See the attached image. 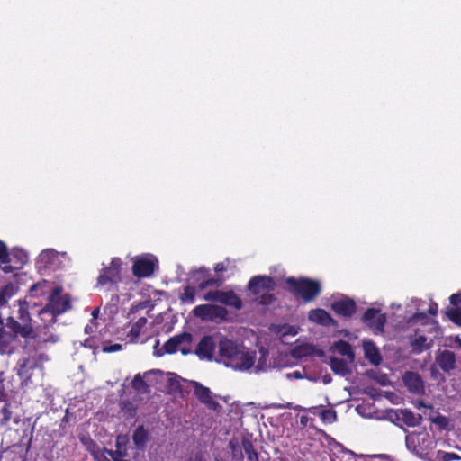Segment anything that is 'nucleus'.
Wrapping results in <instances>:
<instances>
[{
    "label": "nucleus",
    "instance_id": "473e14b6",
    "mask_svg": "<svg viewBox=\"0 0 461 461\" xmlns=\"http://www.w3.org/2000/svg\"><path fill=\"white\" fill-rule=\"evenodd\" d=\"M461 457L456 453H449L442 450L437 451L434 461H454L459 460Z\"/></svg>",
    "mask_w": 461,
    "mask_h": 461
},
{
    "label": "nucleus",
    "instance_id": "a19ab883",
    "mask_svg": "<svg viewBox=\"0 0 461 461\" xmlns=\"http://www.w3.org/2000/svg\"><path fill=\"white\" fill-rule=\"evenodd\" d=\"M0 412L2 414L0 423L2 425H6L9 422V420H11L12 414H13L12 411L10 410V404L5 403V405L2 407Z\"/></svg>",
    "mask_w": 461,
    "mask_h": 461
},
{
    "label": "nucleus",
    "instance_id": "680f3d73",
    "mask_svg": "<svg viewBox=\"0 0 461 461\" xmlns=\"http://www.w3.org/2000/svg\"><path fill=\"white\" fill-rule=\"evenodd\" d=\"M14 269H15V268H14V267H13V266H5V267H3V271H4L5 273H6V274L11 273Z\"/></svg>",
    "mask_w": 461,
    "mask_h": 461
},
{
    "label": "nucleus",
    "instance_id": "7c9ffc66",
    "mask_svg": "<svg viewBox=\"0 0 461 461\" xmlns=\"http://www.w3.org/2000/svg\"><path fill=\"white\" fill-rule=\"evenodd\" d=\"M211 304H200L194 307L193 312L194 316L203 320H210Z\"/></svg>",
    "mask_w": 461,
    "mask_h": 461
},
{
    "label": "nucleus",
    "instance_id": "3c124183",
    "mask_svg": "<svg viewBox=\"0 0 461 461\" xmlns=\"http://www.w3.org/2000/svg\"><path fill=\"white\" fill-rule=\"evenodd\" d=\"M278 408L280 409H293V410H295V411H299V410H302L303 408L299 405H296V406H294L292 402H287L286 404H280L278 405Z\"/></svg>",
    "mask_w": 461,
    "mask_h": 461
},
{
    "label": "nucleus",
    "instance_id": "a878e982",
    "mask_svg": "<svg viewBox=\"0 0 461 461\" xmlns=\"http://www.w3.org/2000/svg\"><path fill=\"white\" fill-rule=\"evenodd\" d=\"M9 255L15 269H21L28 261V255L23 249L14 248Z\"/></svg>",
    "mask_w": 461,
    "mask_h": 461
},
{
    "label": "nucleus",
    "instance_id": "6e6d98bb",
    "mask_svg": "<svg viewBox=\"0 0 461 461\" xmlns=\"http://www.w3.org/2000/svg\"><path fill=\"white\" fill-rule=\"evenodd\" d=\"M28 362H29L28 359H23V365L20 366V368H19V370L17 372L19 376H23L24 375L23 371H24Z\"/></svg>",
    "mask_w": 461,
    "mask_h": 461
},
{
    "label": "nucleus",
    "instance_id": "f8f14e48",
    "mask_svg": "<svg viewBox=\"0 0 461 461\" xmlns=\"http://www.w3.org/2000/svg\"><path fill=\"white\" fill-rule=\"evenodd\" d=\"M331 309L339 316L350 318L357 312V304L353 299L345 298L333 302Z\"/></svg>",
    "mask_w": 461,
    "mask_h": 461
},
{
    "label": "nucleus",
    "instance_id": "aec40b11",
    "mask_svg": "<svg viewBox=\"0 0 461 461\" xmlns=\"http://www.w3.org/2000/svg\"><path fill=\"white\" fill-rule=\"evenodd\" d=\"M173 339L176 347L178 348V350H180L183 355L191 353V344L193 340V336L191 333L184 331L180 334L173 336Z\"/></svg>",
    "mask_w": 461,
    "mask_h": 461
},
{
    "label": "nucleus",
    "instance_id": "e433bc0d",
    "mask_svg": "<svg viewBox=\"0 0 461 461\" xmlns=\"http://www.w3.org/2000/svg\"><path fill=\"white\" fill-rule=\"evenodd\" d=\"M258 303L261 304L263 306H269L273 303L276 301V297L273 294L265 293L262 294H259V296L257 298Z\"/></svg>",
    "mask_w": 461,
    "mask_h": 461
},
{
    "label": "nucleus",
    "instance_id": "69168bd1",
    "mask_svg": "<svg viewBox=\"0 0 461 461\" xmlns=\"http://www.w3.org/2000/svg\"><path fill=\"white\" fill-rule=\"evenodd\" d=\"M51 252L50 251H42L41 254V259L42 260L44 258L48 257L49 254H50Z\"/></svg>",
    "mask_w": 461,
    "mask_h": 461
},
{
    "label": "nucleus",
    "instance_id": "393cba45",
    "mask_svg": "<svg viewBox=\"0 0 461 461\" xmlns=\"http://www.w3.org/2000/svg\"><path fill=\"white\" fill-rule=\"evenodd\" d=\"M410 344L414 353L420 354L430 348V344L427 343V337L425 335H416L410 337Z\"/></svg>",
    "mask_w": 461,
    "mask_h": 461
},
{
    "label": "nucleus",
    "instance_id": "ea45409f",
    "mask_svg": "<svg viewBox=\"0 0 461 461\" xmlns=\"http://www.w3.org/2000/svg\"><path fill=\"white\" fill-rule=\"evenodd\" d=\"M13 287L11 285H5L0 288V306L5 305L8 299L11 297V291Z\"/></svg>",
    "mask_w": 461,
    "mask_h": 461
},
{
    "label": "nucleus",
    "instance_id": "09e8293b",
    "mask_svg": "<svg viewBox=\"0 0 461 461\" xmlns=\"http://www.w3.org/2000/svg\"><path fill=\"white\" fill-rule=\"evenodd\" d=\"M424 320H427V315L425 312H416L412 315L410 321H424Z\"/></svg>",
    "mask_w": 461,
    "mask_h": 461
},
{
    "label": "nucleus",
    "instance_id": "9b49d317",
    "mask_svg": "<svg viewBox=\"0 0 461 461\" xmlns=\"http://www.w3.org/2000/svg\"><path fill=\"white\" fill-rule=\"evenodd\" d=\"M404 385L408 391L416 395H422L425 393L424 382L421 376L412 371H407L402 376Z\"/></svg>",
    "mask_w": 461,
    "mask_h": 461
},
{
    "label": "nucleus",
    "instance_id": "a211bd4d",
    "mask_svg": "<svg viewBox=\"0 0 461 461\" xmlns=\"http://www.w3.org/2000/svg\"><path fill=\"white\" fill-rule=\"evenodd\" d=\"M126 444L127 439L125 438H122L121 436L117 437L115 444L116 449L107 450L108 455L113 461H129L125 459V457L128 455Z\"/></svg>",
    "mask_w": 461,
    "mask_h": 461
},
{
    "label": "nucleus",
    "instance_id": "052dcab7",
    "mask_svg": "<svg viewBox=\"0 0 461 461\" xmlns=\"http://www.w3.org/2000/svg\"><path fill=\"white\" fill-rule=\"evenodd\" d=\"M189 461H205V460H204L203 456L201 454H197V455H195L194 457L190 458Z\"/></svg>",
    "mask_w": 461,
    "mask_h": 461
},
{
    "label": "nucleus",
    "instance_id": "9d476101",
    "mask_svg": "<svg viewBox=\"0 0 461 461\" xmlns=\"http://www.w3.org/2000/svg\"><path fill=\"white\" fill-rule=\"evenodd\" d=\"M157 259L149 258H140L134 260L132 265V274L138 278L150 276L156 267Z\"/></svg>",
    "mask_w": 461,
    "mask_h": 461
},
{
    "label": "nucleus",
    "instance_id": "2eb2a0df",
    "mask_svg": "<svg viewBox=\"0 0 461 461\" xmlns=\"http://www.w3.org/2000/svg\"><path fill=\"white\" fill-rule=\"evenodd\" d=\"M308 319L312 322L326 327L336 326L337 324L331 315L326 310L321 308L311 310L308 312Z\"/></svg>",
    "mask_w": 461,
    "mask_h": 461
},
{
    "label": "nucleus",
    "instance_id": "1a4fd4ad",
    "mask_svg": "<svg viewBox=\"0 0 461 461\" xmlns=\"http://www.w3.org/2000/svg\"><path fill=\"white\" fill-rule=\"evenodd\" d=\"M218 344L214 341L212 336H203L198 342L194 353L200 359L212 361L214 358L215 349Z\"/></svg>",
    "mask_w": 461,
    "mask_h": 461
},
{
    "label": "nucleus",
    "instance_id": "6ab92c4d",
    "mask_svg": "<svg viewBox=\"0 0 461 461\" xmlns=\"http://www.w3.org/2000/svg\"><path fill=\"white\" fill-rule=\"evenodd\" d=\"M17 336L4 326L0 328V352L3 354L11 353V345L16 340Z\"/></svg>",
    "mask_w": 461,
    "mask_h": 461
},
{
    "label": "nucleus",
    "instance_id": "4d7b16f0",
    "mask_svg": "<svg viewBox=\"0 0 461 461\" xmlns=\"http://www.w3.org/2000/svg\"><path fill=\"white\" fill-rule=\"evenodd\" d=\"M399 413V410L397 411H393L391 414H390V419L396 422V421H401V419H400V415H398Z\"/></svg>",
    "mask_w": 461,
    "mask_h": 461
},
{
    "label": "nucleus",
    "instance_id": "13d9d810",
    "mask_svg": "<svg viewBox=\"0 0 461 461\" xmlns=\"http://www.w3.org/2000/svg\"><path fill=\"white\" fill-rule=\"evenodd\" d=\"M308 422H309V417L306 416V415H302L300 417V424L303 426V427H306L308 425Z\"/></svg>",
    "mask_w": 461,
    "mask_h": 461
},
{
    "label": "nucleus",
    "instance_id": "2f4dec72",
    "mask_svg": "<svg viewBox=\"0 0 461 461\" xmlns=\"http://www.w3.org/2000/svg\"><path fill=\"white\" fill-rule=\"evenodd\" d=\"M132 387L140 393L149 392V385L146 381L142 378L140 374H137L132 380Z\"/></svg>",
    "mask_w": 461,
    "mask_h": 461
},
{
    "label": "nucleus",
    "instance_id": "4be33fe9",
    "mask_svg": "<svg viewBox=\"0 0 461 461\" xmlns=\"http://www.w3.org/2000/svg\"><path fill=\"white\" fill-rule=\"evenodd\" d=\"M398 415H400L401 422L408 427L419 426L422 420L420 414H415L409 409H400Z\"/></svg>",
    "mask_w": 461,
    "mask_h": 461
},
{
    "label": "nucleus",
    "instance_id": "4468645a",
    "mask_svg": "<svg viewBox=\"0 0 461 461\" xmlns=\"http://www.w3.org/2000/svg\"><path fill=\"white\" fill-rule=\"evenodd\" d=\"M4 327L11 332H14L15 336H21L24 339L32 337L33 332V328L32 325L22 323L16 321L14 317H8Z\"/></svg>",
    "mask_w": 461,
    "mask_h": 461
},
{
    "label": "nucleus",
    "instance_id": "4c0bfd02",
    "mask_svg": "<svg viewBox=\"0 0 461 461\" xmlns=\"http://www.w3.org/2000/svg\"><path fill=\"white\" fill-rule=\"evenodd\" d=\"M229 446H230V448L231 449L232 459L237 460V461L242 460L243 454L239 447L238 442L234 439H231L229 443Z\"/></svg>",
    "mask_w": 461,
    "mask_h": 461
},
{
    "label": "nucleus",
    "instance_id": "ddd939ff",
    "mask_svg": "<svg viewBox=\"0 0 461 461\" xmlns=\"http://www.w3.org/2000/svg\"><path fill=\"white\" fill-rule=\"evenodd\" d=\"M189 384L194 389V394L202 403L212 409L217 406L218 403L213 401L210 388L196 381H189Z\"/></svg>",
    "mask_w": 461,
    "mask_h": 461
},
{
    "label": "nucleus",
    "instance_id": "774afa93",
    "mask_svg": "<svg viewBox=\"0 0 461 461\" xmlns=\"http://www.w3.org/2000/svg\"><path fill=\"white\" fill-rule=\"evenodd\" d=\"M294 375L295 377H301V375L298 371L294 372Z\"/></svg>",
    "mask_w": 461,
    "mask_h": 461
},
{
    "label": "nucleus",
    "instance_id": "72a5a7b5",
    "mask_svg": "<svg viewBox=\"0 0 461 461\" xmlns=\"http://www.w3.org/2000/svg\"><path fill=\"white\" fill-rule=\"evenodd\" d=\"M17 318L20 321V322L32 325L27 304H20Z\"/></svg>",
    "mask_w": 461,
    "mask_h": 461
},
{
    "label": "nucleus",
    "instance_id": "c85d7f7f",
    "mask_svg": "<svg viewBox=\"0 0 461 461\" xmlns=\"http://www.w3.org/2000/svg\"><path fill=\"white\" fill-rule=\"evenodd\" d=\"M195 288L191 285H186L184 287L183 293L179 294V300L184 304H192L195 300Z\"/></svg>",
    "mask_w": 461,
    "mask_h": 461
},
{
    "label": "nucleus",
    "instance_id": "b1692460",
    "mask_svg": "<svg viewBox=\"0 0 461 461\" xmlns=\"http://www.w3.org/2000/svg\"><path fill=\"white\" fill-rule=\"evenodd\" d=\"M333 348L341 356L347 357L350 362L355 360V353L349 342L339 339L333 344Z\"/></svg>",
    "mask_w": 461,
    "mask_h": 461
},
{
    "label": "nucleus",
    "instance_id": "0e129e2a",
    "mask_svg": "<svg viewBox=\"0 0 461 461\" xmlns=\"http://www.w3.org/2000/svg\"><path fill=\"white\" fill-rule=\"evenodd\" d=\"M207 287H208V285H207V284H206V281H205V280H204V281H203V282H201V283L198 285V288H199L200 290H204V289H205V288H207Z\"/></svg>",
    "mask_w": 461,
    "mask_h": 461
},
{
    "label": "nucleus",
    "instance_id": "dca6fc26",
    "mask_svg": "<svg viewBox=\"0 0 461 461\" xmlns=\"http://www.w3.org/2000/svg\"><path fill=\"white\" fill-rule=\"evenodd\" d=\"M436 363L444 372H450L456 367V356L450 350L439 351L436 356Z\"/></svg>",
    "mask_w": 461,
    "mask_h": 461
},
{
    "label": "nucleus",
    "instance_id": "f257e3e1",
    "mask_svg": "<svg viewBox=\"0 0 461 461\" xmlns=\"http://www.w3.org/2000/svg\"><path fill=\"white\" fill-rule=\"evenodd\" d=\"M215 360L234 370L247 371L255 364L256 352L245 350L235 341L221 338L218 343Z\"/></svg>",
    "mask_w": 461,
    "mask_h": 461
},
{
    "label": "nucleus",
    "instance_id": "37998d69",
    "mask_svg": "<svg viewBox=\"0 0 461 461\" xmlns=\"http://www.w3.org/2000/svg\"><path fill=\"white\" fill-rule=\"evenodd\" d=\"M12 259L7 250L6 245L0 240V262L3 264L11 263Z\"/></svg>",
    "mask_w": 461,
    "mask_h": 461
},
{
    "label": "nucleus",
    "instance_id": "49530a36",
    "mask_svg": "<svg viewBox=\"0 0 461 461\" xmlns=\"http://www.w3.org/2000/svg\"><path fill=\"white\" fill-rule=\"evenodd\" d=\"M205 281H206L208 287L209 286H221L223 283L222 278L211 277V278L206 279Z\"/></svg>",
    "mask_w": 461,
    "mask_h": 461
},
{
    "label": "nucleus",
    "instance_id": "de8ad7c7",
    "mask_svg": "<svg viewBox=\"0 0 461 461\" xmlns=\"http://www.w3.org/2000/svg\"><path fill=\"white\" fill-rule=\"evenodd\" d=\"M450 303L456 306L461 303V293L458 294H453L449 297Z\"/></svg>",
    "mask_w": 461,
    "mask_h": 461
},
{
    "label": "nucleus",
    "instance_id": "338daca9",
    "mask_svg": "<svg viewBox=\"0 0 461 461\" xmlns=\"http://www.w3.org/2000/svg\"><path fill=\"white\" fill-rule=\"evenodd\" d=\"M4 452H5V450H0V461H2V459H3Z\"/></svg>",
    "mask_w": 461,
    "mask_h": 461
},
{
    "label": "nucleus",
    "instance_id": "8fccbe9b",
    "mask_svg": "<svg viewBox=\"0 0 461 461\" xmlns=\"http://www.w3.org/2000/svg\"><path fill=\"white\" fill-rule=\"evenodd\" d=\"M44 285H41V284H33L31 288H30V292L31 293H33V292H37L38 290H41V293L38 294L37 295H43L44 294V291H42V287Z\"/></svg>",
    "mask_w": 461,
    "mask_h": 461
},
{
    "label": "nucleus",
    "instance_id": "f704fd0d",
    "mask_svg": "<svg viewBox=\"0 0 461 461\" xmlns=\"http://www.w3.org/2000/svg\"><path fill=\"white\" fill-rule=\"evenodd\" d=\"M312 350L313 348L310 345L298 346L293 349V356L295 357H307L312 354Z\"/></svg>",
    "mask_w": 461,
    "mask_h": 461
},
{
    "label": "nucleus",
    "instance_id": "5701e85b",
    "mask_svg": "<svg viewBox=\"0 0 461 461\" xmlns=\"http://www.w3.org/2000/svg\"><path fill=\"white\" fill-rule=\"evenodd\" d=\"M330 367L333 373L340 376H346L351 374V369L346 360L331 357L330 358Z\"/></svg>",
    "mask_w": 461,
    "mask_h": 461
},
{
    "label": "nucleus",
    "instance_id": "c03bdc74",
    "mask_svg": "<svg viewBox=\"0 0 461 461\" xmlns=\"http://www.w3.org/2000/svg\"><path fill=\"white\" fill-rule=\"evenodd\" d=\"M432 422L438 425L441 429H446L448 424V420L447 417L438 414L435 418L432 419Z\"/></svg>",
    "mask_w": 461,
    "mask_h": 461
},
{
    "label": "nucleus",
    "instance_id": "bb28decb",
    "mask_svg": "<svg viewBox=\"0 0 461 461\" xmlns=\"http://www.w3.org/2000/svg\"><path fill=\"white\" fill-rule=\"evenodd\" d=\"M147 321L146 317H140L131 325V330L128 332V337L130 338L131 342H137L141 330L146 326Z\"/></svg>",
    "mask_w": 461,
    "mask_h": 461
},
{
    "label": "nucleus",
    "instance_id": "5fc2aeb1",
    "mask_svg": "<svg viewBox=\"0 0 461 461\" xmlns=\"http://www.w3.org/2000/svg\"><path fill=\"white\" fill-rule=\"evenodd\" d=\"M226 266L224 265V263L221 262V263H217L215 267H214V270L215 272L217 273H220V272H224L226 271Z\"/></svg>",
    "mask_w": 461,
    "mask_h": 461
},
{
    "label": "nucleus",
    "instance_id": "6e6552de",
    "mask_svg": "<svg viewBox=\"0 0 461 461\" xmlns=\"http://www.w3.org/2000/svg\"><path fill=\"white\" fill-rule=\"evenodd\" d=\"M275 287L274 278L268 276H255L250 278L248 284L249 291L254 295H259L263 291H273Z\"/></svg>",
    "mask_w": 461,
    "mask_h": 461
},
{
    "label": "nucleus",
    "instance_id": "20e7f679",
    "mask_svg": "<svg viewBox=\"0 0 461 461\" xmlns=\"http://www.w3.org/2000/svg\"><path fill=\"white\" fill-rule=\"evenodd\" d=\"M432 439L428 432H411L405 437L406 447L417 456L425 458L432 447Z\"/></svg>",
    "mask_w": 461,
    "mask_h": 461
},
{
    "label": "nucleus",
    "instance_id": "cd10ccee",
    "mask_svg": "<svg viewBox=\"0 0 461 461\" xmlns=\"http://www.w3.org/2000/svg\"><path fill=\"white\" fill-rule=\"evenodd\" d=\"M241 446L249 461H259L258 453L256 451L252 441L249 438H242Z\"/></svg>",
    "mask_w": 461,
    "mask_h": 461
},
{
    "label": "nucleus",
    "instance_id": "79ce46f5",
    "mask_svg": "<svg viewBox=\"0 0 461 461\" xmlns=\"http://www.w3.org/2000/svg\"><path fill=\"white\" fill-rule=\"evenodd\" d=\"M320 416L323 421H328L330 423L334 422L337 420V413L332 409L323 410Z\"/></svg>",
    "mask_w": 461,
    "mask_h": 461
},
{
    "label": "nucleus",
    "instance_id": "c9c22d12",
    "mask_svg": "<svg viewBox=\"0 0 461 461\" xmlns=\"http://www.w3.org/2000/svg\"><path fill=\"white\" fill-rule=\"evenodd\" d=\"M163 352H158L157 356L161 357L164 353L174 354L178 350V348L176 347L173 337H171L167 341L165 342V344L163 345Z\"/></svg>",
    "mask_w": 461,
    "mask_h": 461
},
{
    "label": "nucleus",
    "instance_id": "c756f323",
    "mask_svg": "<svg viewBox=\"0 0 461 461\" xmlns=\"http://www.w3.org/2000/svg\"><path fill=\"white\" fill-rule=\"evenodd\" d=\"M228 316V311L225 307L217 305V304H211V312H210V320H225Z\"/></svg>",
    "mask_w": 461,
    "mask_h": 461
},
{
    "label": "nucleus",
    "instance_id": "412c9836",
    "mask_svg": "<svg viewBox=\"0 0 461 461\" xmlns=\"http://www.w3.org/2000/svg\"><path fill=\"white\" fill-rule=\"evenodd\" d=\"M149 440V433L143 425L136 428L132 434V441L137 449L143 451Z\"/></svg>",
    "mask_w": 461,
    "mask_h": 461
},
{
    "label": "nucleus",
    "instance_id": "bf43d9fd",
    "mask_svg": "<svg viewBox=\"0 0 461 461\" xmlns=\"http://www.w3.org/2000/svg\"><path fill=\"white\" fill-rule=\"evenodd\" d=\"M265 361V354H263V356L260 357V359L258 360V366H257V369L258 370H263V363Z\"/></svg>",
    "mask_w": 461,
    "mask_h": 461
},
{
    "label": "nucleus",
    "instance_id": "423d86ee",
    "mask_svg": "<svg viewBox=\"0 0 461 461\" xmlns=\"http://www.w3.org/2000/svg\"><path fill=\"white\" fill-rule=\"evenodd\" d=\"M203 298L205 301L220 303L236 310H240L243 306L242 300L232 290L209 291L204 294Z\"/></svg>",
    "mask_w": 461,
    "mask_h": 461
},
{
    "label": "nucleus",
    "instance_id": "603ef678",
    "mask_svg": "<svg viewBox=\"0 0 461 461\" xmlns=\"http://www.w3.org/2000/svg\"><path fill=\"white\" fill-rule=\"evenodd\" d=\"M428 313H429L430 315H437L438 313V304L436 303H432L429 309H428Z\"/></svg>",
    "mask_w": 461,
    "mask_h": 461
},
{
    "label": "nucleus",
    "instance_id": "39448f33",
    "mask_svg": "<svg viewBox=\"0 0 461 461\" xmlns=\"http://www.w3.org/2000/svg\"><path fill=\"white\" fill-rule=\"evenodd\" d=\"M122 265L121 258H113L110 264L100 270L97 277V286L118 285L122 281Z\"/></svg>",
    "mask_w": 461,
    "mask_h": 461
},
{
    "label": "nucleus",
    "instance_id": "e2e57ef3",
    "mask_svg": "<svg viewBox=\"0 0 461 461\" xmlns=\"http://www.w3.org/2000/svg\"><path fill=\"white\" fill-rule=\"evenodd\" d=\"M32 432H33V428L31 429V432H30V437L28 438V442H27V449H29L31 447V445H32Z\"/></svg>",
    "mask_w": 461,
    "mask_h": 461
},
{
    "label": "nucleus",
    "instance_id": "f3484780",
    "mask_svg": "<svg viewBox=\"0 0 461 461\" xmlns=\"http://www.w3.org/2000/svg\"><path fill=\"white\" fill-rule=\"evenodd\" d=\"M365 357L374 366H377L382 363V356L378 348L373 341H366L363 344Z\"/></svg>",
    "mask_w": 461,
    "mask_h": 461
},
{
    "label": "nucleus",
    "instance_id": "f03ea898",
    "mask_svg": "<svg viewBox=\"0 0 461 461\" xmlns=\"http://www.w3.org/2000/svg\"><path fill=\"white\" fill-rule=\"evenodd\" d=\"M285 283L288 292L304 303L312 302L321 293V283L309 277L289 276L285 278Z\"/></svg>",
    "mask_w": 461,
    "mask_h": 461
},
{
    "label": "nucleus",
    "instance_id": "58836bf2",
    "mask_svg": "<svg viewBox=\"0 0 461 461\" xmlns=\"http://www.w3.org/2000/svg\"><path fill=\"white\" fill-rule=\"evenodd\" d=\"M449 320L455 324L461 326V310L458 308H451L446 312Z\"/></svg>",
    "mask_w": 461,
    "mask_h": 461
},
{
    "label": "nucleus",
    "instance_id": "864d4df0",
    "mask_svg": "<svg viewBox=\"0 0 461 461\" xmlns=\"http://www.w3.org/2000/svg\"><path fill=\"white\" fill-rule=\"evenodd\" d=\"M84 346L86 348H94V349L97 348V346L95 345V342L93 339H86L85 340Z\"/></svg>",
    "mask_w": 461,
    "mask_h": 461
},
{
    "label": "nucleus",
    "instance_id": "0eeeda50",
    "mask_svg": "<svg viewBox=\"0 0 461 461\" xmlns=\"http://www.w3.org/2000/svg\"><path fill=\"white\" fill-rule=\"evenodd\" d=\"M361 320L375 333L384 332L386 317L385 314L381 313L380 310L368 308Z\"/></svg>",
    "mask_w": 461,
    "mask_h": 461
},
{
    "label": "nucleus",
    "instance_id": "a18cd8bd",
    "mask_svg": "<svg viewBox=\"0 0 461 461\" xmlns=\"http://www.w3.org/2000/svg\"><path fill=\"white\" fill-rule=\"evenodd\" d=\"M122 348V344L115 343V344H113L110 346L104 345L102 350L104 353H113V352H116V351H120Z\"/></svg>",
    "mask_w": 461,
    "mask_h": 461
},
{
    "label": "nucleus",
    "instance_id": "7ed1b4c3",
    "mask_svg": "<svg viewBox=\"0 0 461 461\" xmlns=\"http://www.w3.org/2000/svg\"><path fill=\"white\" fill-rule=\"evenodd\" d=\"M61 293L62 288L60 286L54 287L48 297L47 303L40 311V314H50L53 323L56 322L57 316L66 312L72 307L70 296L68 294L61 295Z\"/></svg>",
    "mask_w": 461,
    "mask_h": 461
}]
</instances>
